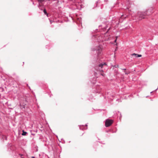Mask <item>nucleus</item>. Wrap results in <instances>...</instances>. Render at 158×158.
Listing matches in <instances>:
<instances>
[{"label": "nucleus", "instance_id": "obj_13", "mask_svg": "<svg viewBox=\"0 0 158 158\" xmlns=\"http://www.w3.org/2000/svg\"><path fill=\"white\" fill-rule=\"evenodd\" d=\"M85 126L86 127V128H85L84 129H87V125H86Z\"/></svg>", "mask_w": 158, "mask_h": 158}, {"label": "nucleus", "instance_id": "obj_4", "mask_svg": "<svg viewBox=\"0 0 158 158\" xmlns=\"http://www.w3.org/2000/svg\"><path fill=\"white\" fill-rule=\"evenodd\" d=\"M26 103L27 102L26 101H24L23 103L22 102H21L20 103V105L21 107H22V108H24V106L26 105Z\"/></svg>", "mask_w": 158, "mask_h": 158}, {"label": "nucleus", "instance_id": "obj_7", "mask_svg": "<svg viewBox=\"0 0 158 158\" xmlns=\"http://www.w3.org/2000/svg\"><path fill=\"white\" fill-rule=\"evenodd\" d=\"M123 69L125 70L124 72L126 74H128L130 73V72L129 71H126V69Z\"/></svg>", "mask_w": 158, "mask_h": 158}, {"label": "nucleus", "instance_id": "obj_6", "mask_svg": "<svg viewBox=\"0 0 158 158\" xmlns=\"http://www.w3.org/2000/svg\"><path fill=\"white\" fill-rule=\"evenodd\" d=\"M132 56H134L136 57H141L142 56L141 55L137 54L135 53H133L131 55Z\"/></svg>", "mask_w": 158, "mask_h": 158}, {"label": "nucleus", "instance_id": "obj_8", "mask_svg": "<svg viewBox=\"0 0 158 158\" xmlns=\"http://www.w3.org/2000/svg\"><path fill=\"white\" fill-rule=\"evenodd\" d=\"M44 14H45V15H47V16H48V13H47V11H46V9H44Z\"/></svg>", "mask_w": 158, "mask_h": 158}, {"label": "nucleus", "instance_id": "obj_1", "mask_svg": "<svg viewBox=\"0 0 158 158\" xmlns=\"http://www.w3.org/2000/svg\"><path fill=\"white\" fill-rule=\"evenodd\" d=\"M106 65L105 63H103V64H100L98 66L96 67V69L97 70L102 72H103V71L102 69V68L104 65Z\"/></svg>", "mask_w": 158, "mask_h": 158}, {"label": "nucleus", "instance_id": "obj_11", "mask_svg": "<svg viewBox=\"0 0 158 158\" xmlns=\"http://www.w3.org/2000/svg\"><path fill=\"white\" fill-rule=\"evenodd\" d=\"M83 126H80V129H81L83 130Z\"/></svg>", "mask_w": 158, "mask_h": 158}, {"label": "nucleus", "instance_id": "obj_16", "mask_svg": "<svg viewBox=\"0 0 158 158\" xmlns=\"http://www.w3.org/2000/svg\"><path fill=\"white\" fill-rule=\"evenodd\" d=\"M32 158H35V157H33V156H32Z\"/></svg>", "mask_w": 158, "mask_h": 158}, {"label": "nucleus", "instance_id": "obj_17", "mask_svg": "<svg viewBox=\"0 0 158 158\" xmlns=\"http://www.w3.org/2000/svg\"><path fill=\"white\" fill-rule=\"evenodd\" d=\"M21 158H24L23 157H22Z\"/></svg>", "mask_w": 158, "mask_h": 158}, {"label": "nucleus", "instance_id": "obj_5", "mask_svg": "<svg viewBox=\"0 0 158 158\" xmlns=\"http://www.w3.org/2000/svg\"><path fill=\"white\" fill-rule=\"evenodd\" d=\"M97 50L98 51V55L100 54L102 50V47L101 46H99Z\"/></svg>", "mask_w": 158, "mask_h": 158}, {"label": "nucleus", "instance_id": "obj_2", "mask_svg": "<svg viewBox=\"0 0 158 158\" xmlns=\"http://www.w3.org/2000/svg\"><path fill=\"white\" fill-rule=\"evenodd\" d=\"M113 120L111 119H106L105 122V126L107 127L110 126L113 123Z\"/></svg>", "mask_w": 158, "mask_h": 158}, {"label": "nucleus", "instance_id": "obj_3", "mask_svg": "<svg viewBox=\"0 0 158 158\" xmlns=\"http://www.w3.org/2000/svg\"><path fill=\"white\" fill-rule=\"evenodd\" d=\"M138 15L140 18L142 19L145 18V17L146 15V12H139L138 13Z\"/></svg>", "mask_w": 158, "mask_h": 158}, {"label": "nucleus", "instance_id": "obj_10", "mask_svg": "<svg viewBox=\"0 0 158 158\" xmlns=\"http://www.w3.org/2000/svg\"><path fill=\"white\" fill-rule=\"evenodd\" d=\"M44 1V0H38V2H39L41 3L42 2H43Z\"/></svg>", "mask_w": 158, "mask_h": 158}, {"label": "nucleus", "instance_id": "obj_12", "mask_svg": "<svg viewBox=\"0 0 158 158\" xmlns=\"http://www.w3.org/2000/svg\"><path fill=\"white\" fill-rule=\"evenodd\" d=\"M101 75H102V76H104V73H101Z\"/></svg>", "mask_w": 158, "mask_h": 158}, {"label": "nucleus", "instance_id": "obj_15", "mask_svg": "<svg viewBox=\"0 0 158 158\" xmlns=\"http://www.w3.org/2000/svg\"><path fill=\"white\" fill-rule=\"evenodd\" d=\"M50 22H51V23H52V22L51 21V20H50Z\"/></svg>", "mask_w": 158, "mask_h": 158}, {"label": "nucleus", "instance_id": "obj_14", "mask_svg": "<svg viewBox=\"0 0 158 158\" xmlns=\"http://www.w3.org/2000/svg\"><path fill=\"white\" fill-rule=\"evenodd\" d=\"M116 39H117V37H116ZM116 39H116L115 40V41H114V42H116Z\"/></svg>", "mask_w": 158, "mask_h": 158}, {"label": "nucleus", "instance_id": "obj_9", "mask_svg": "<svg viewBox=\"0 0 158 158\" xmlns=\"http://www.w3.org/2000/svg\"><path fill=\"white\" fill-rule=\"evenodd\" d=\"M27 133L26 132L24 131L23 130V133L22 134V135H26Z\"/></svg>", "mask_w": 158, "mask_h": 158}]
</instances>
